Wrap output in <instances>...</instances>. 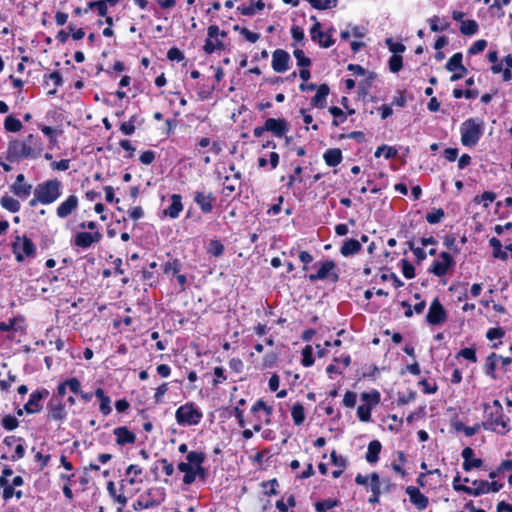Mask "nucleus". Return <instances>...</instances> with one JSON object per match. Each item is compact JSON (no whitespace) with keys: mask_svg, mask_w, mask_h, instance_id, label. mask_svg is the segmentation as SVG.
Wrapping results in <instances>:
<instances>
[{"mask_svg":"<svg viewBox=\"0 0 512 512\" xmlns=\"http://www.w3.org/2000/svg\"><path fill=\"white\" fill-rule=\"evenodd\" d=\"M382 445L380 441L373 440L368 444L365 459L370 464H375L379 460V454L381 452Z\"/></svg>","mask_w":512,"mask_h":512,"instance_id":"nucleus-26","label":"nucleus"},{"mask_svg":"<svg viewBox=\"0 0 512 512\" xmlns=\"http://www.w3.org/2000/svg\"><path fill=\"white\" fill-rule=\"evenodd\" d=\"M461 456L463 458V469L470 471L473 468H480L483 465V461L480 458H474V451L470 447H466L462 450Z\"/></svg>","mask_w":512,"mask_h":512,"instance_id":"nucleus-23","label":"nucleus"},{"mask_svg":"<svg viewBox=\"0 0 512 512\" xmlns=\"http://www.w3.org/2000/svg\"><path fill=\"white\" fill-rule=\"evenodd\" d=\"M194 201L200 207L203 213H210L213 210V202L215 197L212 193H204L197 191L194 194Z\"/></svg>","mask_w":512,"mask_h":512,"instance_id":"nucleus-21","label":"nucleus"},{"mask_svg":"<svg viewBox=\"0 0 512 512\" xmlns=\"http://www.w3.org/2000/svg\"><path fill=\"white\" fill-rule=\"evenodd\" d=\"M479 25L475 20H465L462 21V24L460 26V32L463 35L471 36L478 32Z\"/></svg>","mask_w":512,"mask_h":512,"instance_id":"nucleus-34","label":"nucleus"},{"mask_svg":"<svg viewBox=\"0 0 512 512\" xmlns=\"http://www.w3.org/2000/svg\"><path fill=\"white\" fill-rule=\"evenodd\" d=\"M12 248L15 259L18 262H23L25 258L33 257L36 252L34 243L26 236H16Z\"/></svg>","mask_w":512,"mask_h":512,"instance_id":"nucleus-7","label":"nucleus"},{"mask_svg":"<svg viewBox=\"0 0 512 512\" xmlns=\"http://www.w3.org/2000/svg\"><path fill=\"white\" fill-rule=\"evenodd\" d=\"M135 119H136V116L133 115L130 117L129 121L127 122H123L121 123L120 125V131L124 134V135H132L134 132H135Z\"/></svg>","mask_w":512,"mask_h":512,"instance_id":"nucleus-49","label":"nucleus"},{"mask_svg":"<svg viewBox=\"0 0 512 512\" xmlns=\"http://www.w3.org/2000/svg\"><path fill=\"white\" fill-rule=\"evenodd\" d=\"M495 198L496 194L494 192L486 191L482 195L475 196L473 201L476 204H483V207L487 208Z\"/></svg>","mask_w":512,"mask_h":512,"instance_id":"nucleus-38","label":"nucleus"},{"mask_svg":"<svg viewBox=\"0 0 512 512\" xmlns=\"http://www.w3.org/2000/svg\"><path fill=\"white\" fill-rule=\"evenodd\" d=\"M331 461L338 468H346L347 459L342 455H337L335 451L331 453Z\"/></svg>","mask_w":512,"mask_h":512,"instance_id":"nucleus-63","label":"nucleus"},{"mask_svg":"<svg viewBox=\"0 0 512 512\" xmlns=\"http://www.w3.org/2000/svg\"><path fill=\"white\" fill-rule=\"evenodd\" d=\"M385 43H386L387 47L389 48L390 52L393 53V55L403 53L406 50V47L404 44H402L400 42H394L392 38H387L385 40Z\"/></svg>","mask_w":512,"mask_h":512,"instance_id":"nucleus-47","label":"nucleus"},{"mask_svg":"<svg viewBox=\"0 0 512 512\" xmlns=\"http://www.w3.org/2000/svg\"><path fill=\"white\" fill-rule=\"evenodd\" d=\"M208 252L215 257H219L224 252V246L220 241L212 240L209 243Z\"/></svg>","mask_w":512,"mask_h":512,"instance_id":"nucleus-50","label":"nucleus"},{"mask_svg":"<svg viewBox=\"0 0 512 512\" xmlns=\"http://www.w3.org/2000/svg\"><path fill=\"white\" fill-rule=\"evenodd\" d=\"M371 410L372 408L367 405H360L357 408V416L362 422H369L371 420Z\"/></svg>","mask_w":512,"mask_h":512,"instance_id":"nucleus-48","label":"nucleus"},{"mask_svg":"<svg viewBox=\"0 0 512 512\" xmlns=\"http://www.w3.org/2000/svg\"><path fill=\"white\" fill-rule=\"evenodd\" d=\"M291 416L293 418L295 425H301L305 420V412L303 405L300 403L294 404L291 409Z\"/></svg>","mask_w":512,"mask_h":512,"instance_id":"nucleus-35","label":"nucleus"},{"mask_svg":"<svg viewBox=\"0 0 512 512\" xmlns=\"http://www.w3.org/2000/svg\"><path fill=\"white\" fill-rule=\"evenodd\" d=\"M444 216H445L444 210L439 208V209L433 210L432 212L427 213L425 218L428 223L437 224V223L441 222V220L444 218Z\"/></svg>","mask_w":512,"mask_h":512,"instance_id":"nucleus-43","label":"nucleus"},{"mask_svg":"<svg viewBox=\"0 0 512 512\" xmlns=\"http://www.w3.org/2000/svg\"><path fill=\"white\" fill-rule=\"evenodd\" d=\"M289 54L282 49H276L272 55V68L275 72L283 73L288 69Z\"/></svg>","mask_w":512,"mask_h":512,"instance_id":"nucleus-16","label":"nucleus"},{"mask_svg":"<svg viewBox=\"0 0 512 512\" xmlns=\"http://www.w3.org/2000/svg\"><path fill=\"white\" fill-rule=\"evenodd\" d=\"M329 112L334 117V119L332 121L333 126H338L339 124L346 121L347 117H346L345 113L342 111V109H340L339 107L332 106L329 108Z\"/></svg>","mask_w":512,"mask_h":512,"instance_id":"nucleus-41","label":"nucleus"},{"mask_svg":"<svg viewBox=\"0 0 512 512\" xmlns=\"http://www.w3.org/2000/svg\"><path fill=\"white\" fill-rule=\"evenodd\" d=\"M205 454L198 451H190L186 455V461L178 464V470L184 473L183 483L191 485L196 477L202 479L206 476V469L203 467Z\"/></svg>","mask_w":512,"mask_h":512,"instance_id":"nucleus-3","label":"nucleus"},{"mask_svg":"<svg viewBox=\"0 0 512 512\" xmlns=\"http://www.w3.org/2000/svg\"><path fill=\"white\" fill-rule=\"evenodd\" d=\"M113 433L116 437V443L120 446L133 444L136 441V435L125 426L115 428Z\"/></svg>","mask_w":512,"mask_h":512,"instance_id":"nucleus-24","label":"nucleus"},{"mask_svg":"<svg viewBox=\"0 0 512 512\" xmlns=\"http://www.w3.org/2000/svg\"><path fill=\"white\" fill-rule=\"evenodd\" d=\"M489 245L492 247V256L494 258L502 261H506L508 259V254L506 251L502 250V243L498 238H490Z\"/></svg>","mask_w":512,"mask_h":512,"instance_id":"nucleus-31","label":"nucleus"},{"mask_svg":"<svg viewBox=\"0 0 512 512\" xmlns=\"http://www.w3.org/2000/svg\"><path fill=\"white\" fill-rule=\"evenodd\" d=\"M339 502L336 499H326L323 501H319L315 504V509L317 512H326L336 506H338Z\"/></svg>","mask_w":512,"mask_h":512,"instance_id":"nucleus-42","label":"nucleus"},{"mask_svg":"<svg viewBox=\"0 0 512 512\" xmlns=\"http://www.w3.org/2000/svg\"><path fill=\"white\" fill-rule=\"evenodd\" d=\"M361 400L365 402L364 405L373 408L380 402V393L376 390H373L372 392H363L361 394Z\"/></svg>","mask_w":512,"mask_h":512,"instance_id":"nucleus-33","label":"nucleus"},{"mask_svg":"<svg viewBox=\"0 0 512 512\" xmlns=\"http://www.w3.org/2000/svg\"><path fill=\"white\" fill-rule=\"evenodd\" d=\"M43 145L40 139L29 134L23 140L12 139L9 141L6 158L9 162H20L24 159H36L40 157Z\"/></svg>","mask_w":512,"mask_h":512,"instance_id":"nucleus-1","label":"nucleus"},{"mask_svg":"<svg viewBox=\"0 0 512 512\" xmlns=\"http://www.w3.org/2000/svg\"><path fill=\"white\" fill-rule=\"evenodd\" d=\"M403 66V59L400 55H392L389 59V69L393 73H397Z\"/></svg>","mask_w":512,"mask_h":512,"instance_id":"nucleus-51","label":"nucleus"},{"mask_svg":"<svg viewBox=\"0 0 512 512\" xmlns=\"http://www.w3.org/2000/svg\"><path fill=\"white\" fill-rule=\"evenodd\" d=\"M259 410H264L266 415L270 416L272 414L273 408L271 406H267L266 403L260 399L256 401V403L252 406V412H258Z\"/></svg>","mask_w":512,"mask_h":512,"instance_id":"nucleus-61","label":"nucleus"},{"mask_svg":"<svg viewBox=\"0 0 512 512\" xmlns=\"http://www.w3.org/2000/svg\"><path fill=\"white\" fill-rule=\"evenodd\" d=\"M485 430L505 435L511 430L509 418L503 413V407L499 400H494L491 404H484V421L481 423Z\"/></svg>","mask_w":512,"mask_h":512,"instance_id":"nucleus-2","label":"nucleus"},{"mask_svg":"<svg viewBox=\"0 0 512 512\" xmlns=\"http://www.w3.org/2000/svg\"><path fill=\"white\" fill-rule=\"evenodd\" d=\"M49 392L45 389L37 390L30 394L28 402L24 405V409L27 413L33 414L41 410V400L48 396Z\"/></svg>","mask_w":512,"mask_h":512,"instance_id":"nucleus-15","label":"nucleus"},{"mask_svg":"<svg viewBox=\"0 0 512 512\" xmlns=\"http://www.w3.org/2000/svg\"><path fill=\"white\" fill-rule=\"evenodd\" d=\"M462 53L457 52L451 56L448 62L445 65V68L450 72L462 71V73H467V68L462 64Z\"/></svg>","mask_w":512,"mask_h":512,"instance_id":"nucleus-27","label":"nucleus"},{"mask_svg":"<svg viewBox=\"0 0 512 512\" xmlns=\"http://www.w3.org/2000/svg\"><path fill=\"white\" fill-rule=\"evenodd\" d=\"M165 499L162 489H150L146 494L140 495L135 504V509H149L160 505Z\"/></svg>","mask_w":512,"mask_h":512,"instance_id":"nucleus-8","label":"nucleus"},{"mask_svg":"<svg viewBox=\"0 0 512 512\" xmlns=\"http://www.w3.org/2000/svg\"><path fill=\"white\" fill-rule=\"evenodd\" d=\"M234 30L239 31L240 34L242 36H244V38L251 43H255L260 39V34L251 32L247 28H244V27L240 28L238 25H236V26H234Z\"/></svg>","mask_w":512,"mask_h":512,"instance_id":"nucleus-46","label":"nucleus"},{"mask_svg":"<svg viewBox=\"0 0 512 512\" xmlns=\"http://www.w3.org/2000/svg\"><path fill=\"white\" fill-rule=\"evenodd\" d=\"M79 206V199L76 195L68 196L63 202L59 204L56 209V214L59 218L63 219L71 215L77 210Z\"/></svg>","mask_w":512,"mask_h":512,"instance_id":"nucleus-14","label":"nucleus"},{"mask_svg":"<svg viewBox=\"0 0 512 512\" xmlns=\"http://www.w3.org/2000/svg\"><path fill=\"white\" fill-rule=\"evenodd\" d=\"M487 46V41L484 39H479L473 43V45L470 46L468 49V53L470 55H476L480 52H482Z\"/></svg>","mask_w":512,"mask_h":512,"instance_id":"nucleus-54","label":"nucleus"},{"mask_svg":"<svg viewBox=\"0 0 512 512\" xmlns=\"http://www.w3.org/2000/svg\"><path fill=\"white\" fill-rule=\"evenodd\" d=\"M223 47V43L220 40H213V38L206 39L204 44V51L206 54H212L215 50Z\"/></svg>","mask_w":512,"mask_h":512,"instance_id":"nucleus-45","label":"nucleus"},{"mask_svg":"<svg viewBox=\"0 0 512 512\" xmlns=\"http://www.w3.org/2000/svg\"><path fill=\"white\" fill-rule=\"evenodd\" d=\"M336 264L332 260H326L321 263L320 268L318 269L316 274H310L309 280L311 282H315L317 280H324L330 278L332 282L338 281V274L335 272Z\"/></svg>","mask_w":512,"mask_h":512,"instance_id":"nucleus-11","label":"nucleus"},{"mask_svg":"<svg viewBox=\"0 0 512 512\" xmlns=\"http://www.w3.org/2000/svg\"><path fill=\"white\" fill-rule=\"evenodd\" d=\"M321 24L316 22L310 30L311 39L320 44L324 48H328L333 45L334 40L331 35L320 30Z\"/></svg>","mask_w":512,"mask_h":512,"instance_id":"nucleus-20","label":"nucleus"},{"mask_svg":"<svg viewBox=\"0 0 512 512\" xmlns=\"http://www.w3.org/2000/svg\"><path fill=\"white\" fill-rule=\"evenodd\" d=\"M457 357H462L473 363L477 362L476 351L473 348H464L460 350L459 353L457 354Z\"/></svg>","mask_w":512,"mask_h":512,"instance_id":"nucleus-55","label":"nucleus"},{"mask_svg":"<svg viewBox=\"0 0 512 512\" xmlns=\"http://www.w3.org/2000/svg\"><path fill=\"white\" fill-rule=\"evenodd\" d=\"M10 189L14 195L19 198L26 199L31 194L32 185L25 183V176L23 174H19Z\"/></svg>","mask_w":512,"mask_h":512,"instance_id":"nucleus-18","label":"nucleus"},{"mask_svg":"<svg viewBox=\"0 0 512 512\" xmlns=\"http://www.w3.org/2000/svg\"><path fill=\"white\" fill-rule=\"evenodd\" d=\"M62 184L58 179H51L39 183L35 187V194L39 196L42 205H49L54 203L60 196Z\"/></svg>","mask_w":512,"mask_h":512,"instance_id":"nucleus-5","label":"nucleus"},{"mask_svg":"<svg viewBox=\"0 0 512 512\" xmlns=\"http://www.w3.org/2000/svg\"><path fill=\"white\" fill-rule=\"evenodd\" d=\"M66 416L67 411L61 400L52 399L48 405V417L52 420L62 421Z\"/></svg>","mask_w":512,"mask_h":512,"instance_id":"nucleus-22","label":"nucleus"},{"mask_svg":"<svg viewBox=\"0 0 512 512\" xmlns=\"http://www.w3.org/2000/svg\"><path fill=\"white\" fill-rule=\"evenodd\" d=\"M361 248L362 245L358 240L348 239L343 243L340 252L343 256L348 257L358 253L361 250Z\"/></svg>","mask_w":512,"mask_h":512,"instance_id":"nucleus-29","label":"nucleus"},{"mask_svg":"<svg viewBox=\"0 0 512 512\" xmlns=\"http://www.w3.org/2000/svg\"><path fill=\"white\" fill-rule=\"evenodd\" d=\"M381 485H382V483L380 481L379 475L376 472L371 473L370 474V483H369V488H370L371 492L373 494H381L382 493Z\"/></svg>","mask_w":512,"mask_h":512,"instance_id":"nucleus-44","label":"nucleus"},{"mask_svg":"<svg viewBox=\"0 0 512 512\" xmlns=\"http://www.w3.org/2000/svg\"><path fill=\"white\" fill-rule=\"evenodd\" d=\"M454 265V260L448 252L440 254V260L435 261L432 265L431 272L436 276H444L448 270Z\"/></svg>","mask_w":512,"mask_h":512,"instance_id":"nucleus-13","label":"nucleus"},{"mask_svg":"<svg viewBox=\"0 0 512 512\" xmlns=\"http://www.w3.org/2000/svg\"><path fill=\"white\" fill-rule=\"evenodd\" d=\"M313 8L326 10L336 7L337 0H306Z\"/></svg>","mask_w":512,"mask_h":512,"instance_id":"nucleus-39","label":"nucleus"},{"mask_svg":"<svg viewBox=\"0 0 512 512\" xmlns=\"http://www.w3.org/2000/svg\"><path fill=\"white\" fill-rule=\"evenodd\" d=\"M102 238V235L100 232H79L76 234L74 238V244L81 248H88L93 243L99 242Z\"/></svg>","mask_w":512,"mask_h":512,"instance_id":"nucleus-17","label":"nucleus"},{"mask_svg":"<svg viewBox=\"0 0 512 512\" xmlns=\"http://www.w3.org/2000/svg\"><path fill=\"white\" fill-rule=\"evenodd\" d=\"M384 155L386 159L393 158L397 155V150L394 147L383 145L376 149L374 156L379 158Z\"/></svg>","mask_w":512,"mask_h":512,"instance_id":"nucleus-40","label":"nucleus"},{"mask_svg":"<svg viewBox=\"0 0 512 512\" xmlns=\"http://www.w3.org/2000/svg\"><path fill=\"white\" fill-rule=\"evenodd\" d=\"M504 335H505V331L501 327L490 328L486 333L487 339H489L491 341L495 340V339H501L504 337Z\"/></svg>","mask_w":512,"mask_h":512,"instance_id":"nucleus-57","label":"nucleus"},{"mask_svg":"<svg viewBox=\"0 0 512 512\" xmlns=\"http://www.w3.org/2000/svg\"><path fill=\"white\" fill-rule=\"evenodd\" d=\"M293 54H294V57L296 58L297 64L299 66H301V67H308V66H310L311 60H310V58L305 56V53H304L303 50L296 49V50H294Z\"/></svg>","mask_w":512,"mask_h":512,"instance_id":"nucleus-52","label":"nucleus"},{"mask_svg":"<svg viewBox=\"0 0 512 512\" xmlns=\"http://www.w3.org/2000/svg\"><path fill=\"white\" fill-rule=\"evenodd\" d=\"M142 473V469L137 465H129L126 469V475L131 476L128 480L129 484L133 485L136 483V477Z\"/></svg>","mask_w":512,"mask_h":512,"instance_id":"nucleus-53","label":"nucleus"},{"mask_svg":"<svg viewBox=\"0 0 512 512\" xmlns=\"http://www.w3.org/2000/svg\"><path fill=\"white\" fill-rule=\"evenodd\" d=\"M0 204L4 209L11 213L18 212L21 207L20 202L17 199L7 195L0 199Z\"/></svg>","mask_w":512,"mask_h":512,"instance_id":"nucleus-32","label":"nucleus"},{"mask_svg":"<svg viewBox=\"0 0 512 512\" xmlns=\"http://www.w3.org/2000/svg\"><path fill=\"white\" fill-rule=\"evenodd\" d=\"M325 163L330 167L339 165L343 159L342 152L338 148H331L326 150L323 155Z\"/></svg>","mask_w":512,"mask_h":512,"instance_id":"nucleus-28","label":"nucleus"},{"mask_svg":"<svg viewBox=\"0 0 512 512\" xmlns=\"http://www.w3.org/2000/svg\"><path fill=\"white\" fill-rule=\"evenodd\" d=\"M483 122L476 118L465 120L460 126L461 142L464 146H475L483 134Z\"/></svg>","mask_w":512,"mask_h":512,"instance_id":"nucleus-4","label":"nucleus"},{"mask_svg":"<svg viewBox=\"0 0 512 512\" xmlns=\"http://www.w3.org/2000/svg\"><path fill=\"white\" fill-rule=\"evenodd\" d=\"M329 87L326 84H322L317 88L315 96L312 98L311 103L317 108H323L325 105L326 97L329 94Z\"/></svg>","mask_w":512,"mask_h":512,"instance_id":"nucleus-30","label":"nucleus"},{"mask_svg":"<svg viewBox=\"0 0 512 512\" xmlns=\"http://www.w3.org/2000/svg\"><path fill=\"white\" fill-rule=\"evenodd\" d=\"M203 413L194 403L181 405L175 412V418L180 426H194L200 423Z\"/></svg>","mask_w":512,"mask_h":512,"instance_id":"nucleus-6","label":"nucleus"},{"mask_svg":"<svg viewBox=\"0 0 512 512\" xmlns=\"http://www.w3.org/2000/svg\"><path fill=\"white\" fill-rule=\"evenodd\" d=\"M65 385H67L68 389L74 394H78L81 391V383L77 378L66 380Z\"/></svg>","mask_w":512,"mask_h":512,"instance_id":"nucleus-62","label":"nucleus"},{"mask_svg":"<svg viewBox=\"0 0 512 512\" xmlns=\"http://www.w3.org/2000/svg\"><path fill=\"white\" fill-rule=\"evenodd\" d=\"M458 480H460V477L457 475L453 480V488L456 491H462L475 497L488 493V481L486 480H474L471 486L457 485Z\"/></svg>","mask_w":512,"mask_h":512,"instance_id":"nucleus-9","label":"nucleus"},{"mask_svg":"<svg viewBox=\"0 0 512 512\" xmlns=\"http://www.w3.org/2000/svg\"><path fill=\"white\" fill-rule=\"evenodd\" d=\"M480 427H482L481 424H475L474 426H465L460 424L457 426V430H462L466 436L470 437L475 435L479 431Z\"/></svg>","mask_w":512,"mask_h":512,"instance_id":"nucleus-59","label":"nucleus"},{"mask_svg":"<svg viewBox=\"0 0 512 512\" xmlns=\"http://www.w3.org/2000/svg\"><path fill=\"white\" fill-rule=\"evenodd\" d=\"M171 204L164 209V216H168L172 219L179 217L181 211L183 210L182 197L179 194H173L170 197Z\"/></svg>","mask_w":512,"mask_h":512,"instance_id":"nucleus-25","label":"nucleus"},{"mask_svg":"<svg viewBox=\"0 0 512 512\" xmlns=\"http://www.w3.org/2000/svg\"><path fill=\"white\" fill-rule=\"evenodd\" d=\"M357 401V395L355 392L347 391L343 397V405L348 408H353Z\"/></svg>","mask_w":512,"mask_h":512,"instance_id":"nucleus-56","label":"nucleus"},{"mask_svg":"<svg viewBox=\"0 0 512 512\" xmlns=\"http://www.w3.org/2000/svg\"><path fill=\"white\" fill-rule=\"evenodd\" d=\"M100 412L104 415V416H107L111 413L112 411V407H111V399L110 397H106L102 400H100Z\"/></svg>","mask_w":512,"mask_h":512,"instance_id":"nucleus-64","label":"nucleus"},{"mask_svg":"<svg viewBox=\"0 0 512 512\" xmlns=\"http://www.w3.org/2000/svg\"><path fill=\"white\" fill-rule=\"evenodd\" d=\"M22 127L21 121L12 115L6 117L4 120V128L9 132H18Z\"/></svg>","mask_w":512,"mask_h":512,"instance_id":"nucleus-37","label":"nucleus"},{"mask_svg":"<svg viewBox=\"0 0 512 512\" xmlns=\"http://www.w3.org/2000/svg\"><path fill=\"white\" fill-rule=\"evenodd\" d=\"M498 361V355L496 353H491L487 358L484 366V372L486 375L495 378L494 371L496 369Z\"/></svg>","mask_w":512,"mask_h":512,"instance_id":"nucleus-36","label":"nucleus"},{"mask_svg":"<svg viewBox=\"0 0 512 512\" xmlns=\"http://www.w3.org/2000/svg\"><path fill=\"white\" fill-rule=\"evenodd\" d=\"M264 129L273 133L276 137H283L289 131V124L283 118H268L264 123Z\"/></svg>","mask_w":512,"mask_h":512,"instance_id":"nucleus-12","label":"nucleus"},{"mask_svg":"<svg viewBox=\"0 0 512 512\" xmlns=\"http://www.w3.org/2000/svg\"><path fill=\"white\" fill-rule=\"evenodd\" d=\"M167 58L170 60V61H182L184 60V54L182 51H180L178 48L176 47H173V48H170L167 52Z\"/></svg>","mask_w":512,"mask_h":512,"instance_id":"nucleus-58","label":"nucleus"},{"mask_svg":"<svg viewBox=\"0 0 512 512\" xmlns=\"http://www.w3.org/2000/svg\"><path fill=\"white\" fill-rule=\"evenodd\" d=\"M447 319V312L443 305L440 303L438 298H435L429 307L428 313L426 315V321L430 325H440L444 323Z\"/></svg>","mask_w":512,"mask_h":512,"instance_id":"nucleus-10","label":"nucleus"},{"mask_svg":"<svg viewBox=\"0 0 512 512\" xmlns=\"http://www.w3.org/2000/svg\"><path fill=\"white\" fill-rule=\"evenodd\" d=\"M406 493L408 494L411 503L418 509L424 510L427 508L429 504V499L420 490L414 486H409L406 488Z\"/></svg>","mask_w":512,"mask_h":512,"instance_id":"nucleus-19","label":"nucleus"},{"mask_svg":"<svg viewBox=\"0 0 512 512\" xmlns=\"http://www.w3.org/2000/svg\"><path fill=\"white\" fill-rule=\"evenodd\" d=\"M2 425L7 430H13L18 426V420L14 416L6 415L2 419Z\"/></svg>","mask_w":512,"mask_h":512,"instance_id":"nucleus-60","label":"nucleus"}]
</instances>
